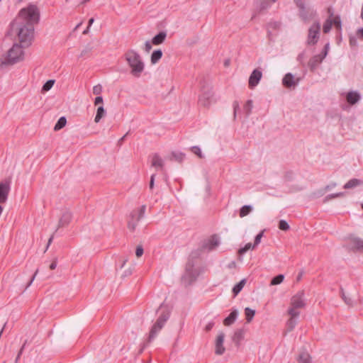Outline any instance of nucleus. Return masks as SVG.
I'll return each mask as SVG.
<instances>
[{"mask_svg": "<svg viewBox=\"0 0 363 363\" xmlns=\"http://www.w3.org/2000/svg\"><path fill=\"white\" fill-rule=\"evenodd\" d=\"M11 27L16 32L21 44L26 47L30 45L34 36V27L31 24L17 23L16 21H13L11 23Z\"/></svg>", "mask_w": 363, "mask_h": 363, "instance_id": "f257e3e1", "label": "nucleus"}, {"mask_svg": "<svg viewBox=\"0 0 363 363\" xmlns=\"http://www.w3.org/2000/svg\"><path fill=\"white\" fill-rule=\"evenodd\" d=\"M127 64L130 68V73L135 77H139L145 69V64L140 54L133 49L128 50L124 54Z\"/></svg>", "mask_w": 363, "mask_h": 363, "instance_id": "f03ea898", "label": "nucleus"}, {"mask_svg": "<svg viewBox=\"0 0 363 363\" xmlns=\"http://www.w3.org/2000/svg\"><path fill=\"white\" fill-rule=\"evenodd\" d=\"M14 21H16L17 23L31 24L34 27L40 21V11L35 5L29 4L27 7L20 10Z\"/></svg>", "mask_w": 363, "mask_h": 363, "instance_id": "7ed1b4c3", "label": "nucleus"}, {"mask_svg": "<svg viewBox=\"0 0 363 363\" xmlns=\"http://www.w3.org/2000/svg\"><path fill=\"white\" fill-rule=\"evenodd\" d=\"M159 311L160 315L150 329L148 342L152 341L157 337L170 317L171 310L167 306L161 304Z\"/></svg>", "mask_w": 363, "mask_h": 363, "instance_id": "20e7f679", "label": "nucleus"}, {"mask_svg": "<svg viewBox=\"0 0 363 363\" xmlns=\"http://www.w3.org/2000/svg\"><path fill=\"white\" fill-rule=\"evenodd\" d=\"M23 44L14 43L1 59V65H10L22 61L24 58Z\"/></svg>", "mask_w": 363, "mask_h": 363, "instance_id": "39448f33", "label": "nucleus"}, {"mask_svg": "<svg viewBox=\"0 0 363 363\" xmlns=\"http://www.w3.org/2000/svg\"><path fill=\"white\" fill-rule=\"evenodd\" d=\"M305 306L304 292L300 291L291 297L288 314L290 316H299V309L304 308Z\"/></svg>", "mask_w": 363, "mask_h": 363, "instance_id": "423d86ee", "label": "nucleus"}, {"mask_svg": "<svg viewBox=\"0 0 363 363\" xmlns=\"http://www.w3.org/2000/svg\"><path fill=\"white\" fill-rule=\"evenodd\" d=\"M320 24L318 22L314 23L308 30L307 43L308 45H315L320 35Z\"/></svg>", "mask_w": 363, "mask_h": 363, "instance_id": "0eeeda50", "label": "nucleus"}, {"mask_svg": "<svg viewBox=\"0 0 363 363\" xmlns=\"http://www.w3.org/2000/svg\"><path fill=\"white\" fill-rule=\"evenodd\" d=\"M219 245V238L218 235H213L203 242L201 248L203 250L212 251L215 250Z\"/></svg>", "mask_w": 363, "mask_h": 363, "instance_id": "6e6552de", "label": "nucleus"}, {"mask_svg": "<svg viewBox=\"0 0 363 363\" xmlns=\"http://www.w3.org/2000/svg\"><path fill=\"white\" fill-rule=\"evenodd\" d=\"M215 102L213 99V93L211 91L203 92L199 99V104L203 107H208L212 103Z\"/></svg>", "mask_w": 363, "mask_h": 363, "instance_id": "1a4fd4ad", "label": "nucleus"}, {"mask_svg": "<svg viewBox=\"0 0 363 363\" xmlns=\"http://www.w3.org/2000/svg\"><path fill=\"white\" fill-rule=\"evenodd\" d=\"M262 77V72L258 69H255L251 73L249 77L248 85L250 89H254L259 82Z\"/></svg>", "mask_w": 363, "mask_h": 363, "instance_id": "9d476101", "label": "nucleus"}, {"mask_svg": "<svg viewBox=\"0 0 363 363\" xmlns=\"http://www.w3.org/2000/svg\"><path fill=\"white\" fill-rule=\"evenodd\" d=\"M224 338L225 334L223 332H220L217 336L215 342V353L218 355L223 354L225 351V349L223 346Z\"/></svg>", "mask_w": 363, "mask_h": 363, "instance_id": "9b49d317", "label": "nucleus"}, {"mask_svg": "<svg viewBox=\"0 0 363 363\" xmlns=\"http://www.w3.org/2000/svg\"><path fill=\"white\" fill-rule=\"evenodd\" d=\"M298 82L299 79H295L294 76L291 73L286 74L282 79V84L286 88L295 87Z\"/></svg>", "mask_w": 363, "mask_h": 363, "instance_id": "f8f14e48", "label": "nucleus"}, {"mask_svg": "<svg viewBox=\"0 0 363 363\" xmlns=\"http://www.w3.org/2000/svg\"><path fill=\"white\" fill-rule=\"evenodd\" d=\"M72 219V215L69 211H67L64 212L59 220L57 228L56 229L55 231H57V229H59L60 228H64V227L67 226L69 224V223L71 222Z\"/></svg>", "mask_w": 363, "mask_h": 363, "instance_id": "ddd939ff", "label": "nucleus"}, {"mask_svg": "<svg viewBox=\"0 0 363 363\" xmlns=\"http://www.w3.org/2000/svg\"><path fill=\"white\" fill-rule=\"evenodd\" d=\"M9 190L10 186L9 183H0V203H4L6 201Z\"/></svg>", "mask_w": 363, "mask_h": 363, "instance_id": "4468645a", "label": "nucleus"}, {"mask_svg": "<svg viewBox=\"0 0 363 363\" xmlns=\"http://www.w3.org/2000/svg\"><path fill=\"white\" fill-rule=\"evenodd\" d=\"M151 165L156 169H162L164 167V161L158 154L155 153L151 156Z\"/></svg>", "mask_w": 363, "mask_h": 363, "instance_id": "2eb2a0df", "label": "nucleus"}, {"mask_svg": "<svg viewBox=\"0 0 363 363\" xmlns=\"http://www.w3.org/2000/svg\"><path fill=\"white\" fill-rule=\"evenodd\" d=\"M361 99L360 94L357 91H349L346 95V99L348 104L354 105Z\"/></svg>", "mask_w": 363, "mask_h": 363, "instance_id": "dca6fc26", "label": "nucleus"}, {"mask_svg": "<svg viewBox=\"0 0 363 363\" xmlns=\"http://www.w3.org/2000/svg\"><path fill=\"white\" fill-rule=\"evenodd\" d=\"M322 55H316L311 57L308 62V67L311 70H314L319 64L323 60Z\"/></svg>", "mask_w": 363, "mask_h": 363, "instance_id": "f3484780", "label": "nucleus"}, {"mask_svg": "<svg viewBox=\"0 0 363 363\" xmlns=\"http://www.w3.org/2000/svg\"><path fill=\"white\" fill-rule=\"evenodd\" d=\"M238 315V311L236 309L233 310L229 314V315L224 319L223 324L226 326H229V325H232L237 319Z\"/></svg>", "mask_w": 363, "mask_h": 363, "instance_id": "a211bd4d", "label": "nucleus"}, {"mask_svg": "<svg viewBox=\"0 0 363 363\" xmlns=\"http://www.w3.org/2000/svg\"><path fill=\"white\" fill-rule=\"evenodd\" d=\"M167 37V33L164 31L160 32L152 39V43L155 45H159L164 41Z\"/></svg>", "mask_w": 363, "mask_h": 363, "instance_id": "6ab92c4d", "label": "nucleus"}, {"mask_svg": "<svg viewBox=\"0 0 363 363\" xmlns=\"http://www.w3.org/2000/svg\"><path fill=\"white\" fill-rule=\"evenodd\" d=\"M352 246L358 251L363 252V240L359 238H352L350 240Z\"/></svg>", "mask_w": 363, "mask_h": 363, "instance_id": "aec40b11", "label": "nucleus"}, {"mask_svg": "<svg viewBox=\"0 0 363 363\" xmlns=\"http://www.w3.org/2000/svg\"><path fill=\"white\" fill-rule=\"evenodd\" d=\"M245 331L242 329L237 330L233 335V340L237 345H238L240 341L244 338Z\"/></svg>", "mask_w": 363, "mask_h": 363, "instance_id": "412c9836", "label": "nucleus"}, {"mask_svg": "<svg viewBox=\"0 0 363 363\" xmlns=\"http://www.w3.org/2000/svg\"><path fill=\"white\" fill-rule=\"evenodd\" d=\"M298 363H311V357L306 351H302L297 358Z\"/></svg>", "mask_w": 363, "mask_h": 363, "instance_id": "4be33fe9", "label": "nucleus"}, {"mask_svg": "<svg viewBox=\"0 0 363 363\" xmlns=\"http://www.w3.org/2000/svg\"><path fill=\"white\" fill-rule=\"evenodd\" d=\"M136 212H131L130 213V220L128 221V228L130 231H134L136 228V226L138 225V223L139 221H137V218L135 216V213Z\"/></svg>", "mask_w": 363, "mask_h": 363, "instance_id": "5701e85b", "label": "nucleus"}, {"mask_svg": "<svg viewBox=\"0 0 363 363\" xmlns=\"http://www.w3.org/2000/svg\"><path fill=\"white\" fill-rule=\"evenodd\" d=\"M106 115V110L103 106L98 107L96 114L94 118V122L98 123L101 119Z\"/></svg>", "mask_w": 363, "mask_h": 363, "instance_id": "b1692460", "label": "nucleus"}, {"mask_svg": "<svg viewBox=\"0 0 363 363\" xmlns=\"http://www.w3.org/2000/svg\"><path fill=\"white\" fill-rule=\"evenodd\" d=\"M162 52L161 50H156L153 51L151 55V62L152 64H156L162 57Z\"/></svg>", "mask_w": 363, "mask_h": 363, "instance_id": "393cba45", "label": "nucleus"}, {"mask_svg": "<svg viewBox=\"0 0 363 363\" xmlns=\"http://www.w3.org/2000/svg\"><path fill=\"white\" fill-rule=\"evenodd\" d=\"M298 316H290V318L288 320L286 323L287 330L289 331H291L294 330L295 326L297 324V318Z\"/></svg>", "mask_w": 363, "mask_h": 363, "instance_id": "a878e982", "label": "nucleus"}, {"mask_svg": "<svg viewBox=\"0 0 363 363\" xmlns=\"http://www.w3.org/2000/svg\"><path fill=\"white\" fill-rule=\"evenodd\" d=\"M145 209H146V206L143 205L140 208L132 211V212H136L135 213V216L137 218V221H140L144 217Z\"/></svg>", "mask_w": 363, "mask_h": 363, "instance_id": "bb28decb", "label": "nucleus"}, {"mask_svg": "<svg viewBox=\"0 0 363 363\" xmlns=\"http://www.w3.org/2000/svg\"><path fill=\"white\" fill-rule=\"evenodd\" d=\"M277 0H262L259 6V11H262L268 9L272 4L276 2Z\"/></svg>", "mask_w": 363, "mask_h": 363, "instance_id": "cd10ccee", "label": "nucleus"}, {"mask_svg": "<svg viewBox=\"0 0 363 363\" xmlns=\"http://www.w3.org/2000/svg\"><path fill=\"white\" fill-rule=\"evenodd\" d=\"M246 280L245 279H242L239 283L234 286L233 288V292L235 296L238 295L245 284Z\"/></svg>", "mask_w": 363, "mask_h": 363, "instance_id": "c85d7f7f", "label": "nucleus"}, {"mask_svg": "<svg viewBox=\"0 0 363 363\" xmlns=\"http://www.w3.org/2000/svg\"><path fill=\"white\" fill-rule=\"evenodd\" d=\"M67 123V119L65 116H62L59 118L56 124L55 125L54 130L57 131L65 126Z\"/></svg>", "mask_w": 363, "mask_h": 363, "instance_id": "c756f323", "label": "nucleus"}, {"mask_svg": "<svg viewBox=\"0 0 363 363\" xmlns=\"http://www.w3.org/2000/svg\"><path fill=\"white\" fill-rule=\"evenodd\" d=\"M360 183L361 182L357 179H350L344 185V189H348L354 188L360 184Z\"/></svg>", "mask_w": 363, "mask_h": 363, "instance_id": "7c9ffc66", "label": "nucleus"}, {"mask_svg": "<svg viewBox=\"0 0 363 363\" xmlns=\"http://www.w3.org/2000/svg\"><path fill=\"white\" fill-rule=\"evenodd\" d=\"M296 6L299 9L300 16H305L306 6L304 4V0H294Z\"/></svg>", "mask_w": 363, "mask_h": 363, "instance_id": "2f4dec72", "label": "nucleus"}, {"mask_svg": "<svg viewBox=\"0 0 363 363\" xmlns=\"http://www.w3.org/2000/svg\"><path fill=\"white\" fill-rule=\"evenodd\" d=\"M252 210V207L250 205L243 206L240 210V217L243 218L247 216Z\"/></svg>", "mask_w": 363, "mask_h": 363, "instance_id": "473e14b6", "label": "nucleus"}, {"mask_svg": "<svg viewBox=\"0 0 363 363\" xmlns=\"http://www.w3.org/2000/svg\"><path fill=\"white\" fill-rule=\"evenodd\" d=\"M315 14H316L315 11L307 9L306 8L305 16H306V18L303 17V16H301V17L303 21H308L312 19L315 16Z\"/></svg>", "mask_w": 363, "mask_h": 363, "instance_id": "72a5a7b5", "label": "nucleus"}, {"mask_svg": "<svg viewBox=\"0 0 363 363\" xmlns=\"http://www.w3.org/2000/svg\"><path fill=\"white\" fill-rule=\"evenodd\" d=\"M245 313L247 322L250 323L252 320V318L255 315V311L247 307V308H245Z\"/></svg>", "mask_w": 363, "mask_h": 363, "instance_id": "f704fd0d", "label": "nucleus"}, {"mask_svg": "<svg viewBox=\"0 0 363 363\" xmlns=\"http://www.w3.org/2000/svg\"><path fill=\"white\" fill-rule=\"evenodd\" d=\"M333 26V20L327 19L323 24V30L325 33H328L331 30Z\"/></svg>", "mask_w": 363, "mask_h": 363, "instance_id": "c9c22d12", "label": "nucleus"}, {"mask_svg": "<svg viewBox=\"0 0 363 363\" xmlns=\"http://www.w3.org/2000/svg\"><path fill=\"white\" fill-rule=\"evenodd\" d=\"M284 279V276L283 274H279L274 277L271 281V285H277L281 284Z\"/></svg>", "mask_w": 363, "mask_h": 363, "instance_id": "e433bc0d", "label": "nucleus"}, {"mask_svg": "<svg viewBox=\"0 0 363 363\" xmlns=\"http://www.w3.org/2000/svg\"><path fill=\"white\" fill-rule=\"evenodd\" d=\"M255 247L256 246L255 245V244L252 245L250 242L247 243L244 247H242L239 250V253L240 255L245 254L247 251L251 249H254Z\"/></svg>", "mask_w": 363, "mask_h": 363, "instance_id": "4c0bfd02", "label": "nucleus"}, {"mask_svg": "<svg viewBox=\"0 0 363 363\" xmlns=\"http://www.w3.org/2000/svg\"><path fill=\"white\" fill-rule=\"evenodd\" d=\"M54 83H55V80H52V79H50V80L47 81L43 86L42 90L43 91H49L52 87Z\"/></svg>", "mask_w": 363, "mask_h": 363, "instance_id": "58836bf2", "label": "nucleus"}, {"mask_svg": "<svg viewBox=\"0 0 363 363\" xmlns=\"http://www.w3.org/2000/svg\"><path fill=\"white\" fill-rule=\"evenodd\" d=\"M184 156V154L182 152H172V157L179 162L183 161Z\"/></svg>", "mask_w": 363, "mask_h": 363, "instance_id": "ea45409f", "label": "nucleus"}, {"mask_svg": "<svg viewBox=\"0 0 363 363\" xmlns=\"http://www.w3.org/2000/svg\"><path fill=\"white\" fill-rule=\"evenodd\" d=\"M289 225L284 220H281L279 223V228L281 230H288L289 229Z\"/></svg>", "mask_w": 363, "mask_h": 363, "instance_id": "a19ab883", "label": "nucleus"}, {"mask_svg": "<svg viewBox=\"0 0 363 363\" xmlns=\"http://www.w3.org/2000/svg\"><path fill=\"white\" fill-rule=\"evenodd\" d=\"M252 108V101L248 100L244 106V109H245L247 115H249L251 113Z\"/></svg>", "mask_w": 363, "mask_h": 363, "instance_id": "79ce46f5", "label": "nucleus"}, {"mask_svg": "<svg viewBox=\"0 0 363 363\" xmlns=\"http://www.w3.org/2000/svg\"><path fill=\"white\" fill-rule=\"evenodd\" d=\"M191 151L196 155L199 158H203V155L201 152V149L198 146H194L191 147Z\"/></svg>", "mask_w": 363, "mask_h": 363, "instance_id": "37998d69", "label": "nucleus"}, {"mask_svg": "<svg viewBox=\"0 0 363 363\" xmlns=\"http://www.w3.org/2000/svg\"><path fill=\"white\" fill-rule=\"evenodd\" d=\"M102 92V86L100 84H97L93 87V94L95 95H100Z\"/></svg>", "mask_w": 363, "mask_h": 363, "instance_id": "c03bdc74", "label": "nucleus"}, {"mask_svg": "<svg viewBox=\"0 0 363 363\" xmlns=\"http://www.w3.org/2000/svg\"><path fill=\"white\" fill-rule=\"evenodd\" d=\"M263 234H264V231H261L259 233H258L255 238V242H254V244L255 246H257L260 242H261V239L263 236Z\"/></svg>", "mask_w": 363, "mask_h": 363, "instance_id": "a18cd8bd", "label": "nucleus"}, {"mask_svg": "<svg viewBox=\"0 0 363 363\" xmlns=\"http://www.w3.org/2000/svg\"><path fill=\"white\" fill-rule=\"evenodd\" d=\"M143 248L141 245H138L135 250V255L137 257H141L143 254Z\"/></svg>", "mask_w": 363, "mask_h": 363, "instance_id": "49530a36", "label": "nucleus"}, {"mask_svg": "<svg viewBox=\"0 0 363 363\" xmlns=\"http://www.w3.org/2000/svg\"><path fill=\"white\" fill-rule=\"evenodd\" d=\"M328 50H329V43H327L325 45L323 50L322 51V52L320 55H322V57L323 58H325L326 57V55H328Z\"/></svg>", "mask_w": 363, "mask_h": 363, "instance_id": "de8ad7c7", "label": "nucleus"}, {"mask_svg": "<svg viewBox=\"0 0 363 363\" xmlns=\"http://www.w3.org/2000/svg\"><path fill=\"white\" fill-rule=\"evenodd\" d=\"M193 267H194V264L190 262L187 263L186 267V273H188L191 276L192 275L191 271H192Z\"/></svg>", "mask_w": 363, "mask_h": 363, "instance_id": "09e8293b", "label": "nucleus"}, {"mask_svg": "<svg viewBox=\"0 0 363 363\" xmlns=\"http://www.w3.org/2000/svg\"><path fill=\"white\" fill-rule=\"evenodd\" d=\"M152 49V44L150 41H146L145 43V50L147 52H149Z\"/></svg>", "mask_w": 363, "mask_h": 363, "instance_id": "8fccbe9b", "label": "nucleus"}, {"mask_svg": "<svg viewBox=\"0 0 363 363\" xmlns=\"http://www.w3.org/2000/svg\"><path fill=\"white\" fill-rule=\"evenodd\" d=\"M356 35L359 39L363 40V28H359L356 32Z\"/></svg>", "mask_w": 363, "mask_h": 363, "instance_id": "3c124183", "label": "nucleus"}, {"mask_svg": "<svg viewBox=\"0 0 363 363\" xmlns=\"http://www.w3.org/2000/svg\"><path fill=\"white\" fill-rule=\"evenodd\" d=\"M333 24H334L337 28H340L341 27L340 19L337 17L335 18L333 21Z\"/></svg>", "mask_w": 363, "mask_h": 363, "instance_id": "603ef678", "label": "nucleus"}, {"mask_svg": "<svg viewBox=\"0 0 363 363\" xmlns=\"http://www.w3.org/2000/svg\"><path fill=\"white\" fill-rule=\"evenodd\" d=\"M103 97L101 96H98L95 98V100H94V104L96 106L98 104H103Z\"/></svg>", "mask_w": 363, "mask_h": 363, "instance_id": "864d4df0", "label": "nucleus"}, {"mask_svg": "<svg viewBox=\"0 0 363 363\" xmlns=\"http://www.w3.org/2000/svg\"><path fill=\"white\" fill-rule=\"evenodd\" d=\"M155 174H153L151 177H150V189H152L153 187H154V184H155Z\"/></svg>", "mask_w": 363, "mask_h": 363, "instance_id": "5fc2aeb1", "label": "nucleus"}, {"mask_svg": "<svg viewBox=\"0 0 363 363\" xmlns=\"http://www.w3.org/2000/svg\"><path fill=\"white\" fill-rule=\"evenodd\" d=\"M233 109H234V117H235L237 111L239 109V104H238V102L236 101H234L233 104Z\"/></svg>", "mask_w": 363, "mask_h": 363, "instance_id": "6e6d98bb", "label": "nucleus"}, {"mask_svg": "<svg viewBox=\"0 0 363 363\" xmlns=\"http://www.w3.org/2000/svg\"><path fill=\"white\" fill-rule=\"evenodd\" d=\"M342 297L343 298V300L345 301V302L347 304V305H352V301L350 298L346 297V296L345 295V294L342 292Z\"/></svg>", "mask_w": 363, "mask_h": 363, "instance_id": "4d7b16f0", "label": "nucleus"}, {"mask_svg": "<svg viewBox=\"0 0 363 363\" xmlns=\"http://www.w3.org/2000/svg\"><path fill=\"white\" fill-rule=\"evenodd\" d=\"M213 325H214V323L213 322L208 323L205 327L206 331H207V332L210 331L213 328Z\"/></svg>", "mask_w": 363, "mask_h": 363, "instance_id": "13d9d810", "label": "nucleus"}, {"mask_svg": "<svg viewBox=\"0 0 363 363\" xmlns=\"http://www.w3.org/2000/svg\"><path fill=\"white\" fill-rule=\"evenodd\" d=\"M57 259H55L50 264V269L54 270L57 267Z\"/></svg>", "mask_w": 363, "mask_h": 363, "instance_id": "bf43d9fd", "label": "nucleus"}, {"mask_svg": "<svg viewBox=\"0 0 363 363\" xmlns=\"http://www.w3.org/2000/svg\"><path fill=\"white\" fill-rule=\"evenodd\" d=\"M22 353H23L22 350H20L18 351V354H17L16 357V359H15V362H14L15 363H18V362Z\"/></svg>", "mask_w": 363, "mask_h": 363, "instance_id": "052dcab7", "label": "nucleus"}, {"mask_svg": "<svg viewBox=\"0 0 363 363\" xmlns=\"http://www.w3.org/2000/svg\"><path fill=\"white\" fill-rule=\"evenodd\" d=\"M350 44L353 46L357 45V40L354 37L350 38Z\"/></svg>", "mask_w": 363, "mask_h": 363, "instance_id": "680f3d73", "label": "nucleus"}, {"mask_svg": "<svg viewBox=\"0 0 363 363\" xmlns=\"http://www.w3.org/2000/svg\"><path fill=\"white\" fill-rule=\"evenodd\" d=\"M38 272V270L37 269V270L35 271V274H33V276L32 277V278H31L30 281H29V283L28 284L27 287H28V286H30L31 285V284H32V282L33 281V280L35 279V276L37 275Z\"/></svg>", "mask_w": 363, "mask_h": 363, "instance_id": "e2e57ef3", "label": "nucleus"}, {"mask_svg": "<svg viewBox=\"0 0 363 363\" xmlns=\"http://www.w3.org/2000/svg\"><path fill=\"white\" fill-rule=\"evenodd\" d=\"M344 194L343 193H337V194H330L329 196L330 198H336V197H339V196H342Z\"/></svg>", "mask_w": 363, "mask_h": 363, "instance_id": "0e129e2a", "label": "nucleus"}, {"mask_svg": "<svg viewBox=\"0 0 363 363\" xmlns=\"http://www.w3.org/2000/svg\"><path fill=\"white\" fill-rule=\"evenodd\" d=\"M53 238H54V235H52L50 236V238H49L45 250H47L48 249L50 245L52 243Z\"/></svg>", "mask_w": 363, "mask_h": 363, "instance_id": "69168bd1", "label": "nucleus"}, {"mask_svg": "<svg viewBox=\"0 0 363 363\" xmlns=\"http://www.w3.org/2000/svg\"><path fill=\"white\" fill-rule=\"evenodd\" d=\"M304 58V53H301L298 55V57H297V60L299 61V62H302V60H303Z\"/></svg>", "mask_w": 363, "mask_h": 363, "instance_id": "338daca9", "label": "nucleus"}, {"mask_svg": "<svg viewBox=\"0 0 363 363\" xmlns=\"http://www.w3.org/2000/svg\"><path fill=\"white\" fill-rule=\"evenodd\" d=\"M94 19L93 18H90L89 21V25L88 26L89 27H91V26L92 25V23H94Z\"/></svg>", "mask_w": 363, "mask_h": 363, "instance_id": "774afa93", "label": "nucleus"}]
</instances>
